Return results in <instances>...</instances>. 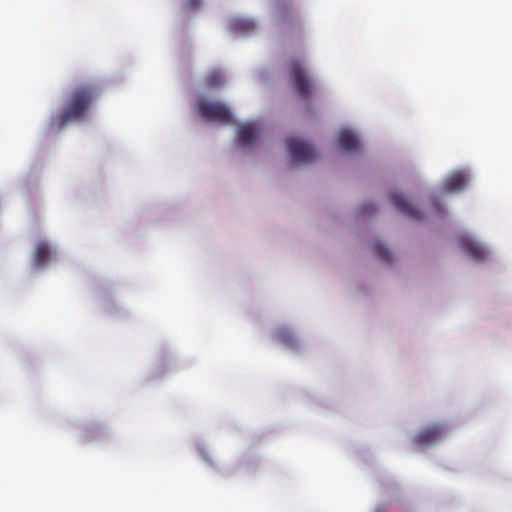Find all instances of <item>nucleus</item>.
<instances>
[{
	"label": "nucleus",
	"instance_id": "nucleus-1",
	"mask_svg": "<svg viewBox=\"0 0 512 512\" xmlns=\"http://www.w3.org/2000/svg\"><path fill=\"white\" fill-rule=\"evenodd\" d=\"M98 94L94 84H80L68 95L63 109L51 119V125L62 129L67 124L83 119Z\"/></svg>",
	"mask_w": 512,
	"mask_h": 512
},
{
	"label": "nucleus",
	"instance_id": "nucleus-2",
	"mask_svg": "<svg viewBox=\"0 0 512 512\" xmlns=\"http://www.w3.org/2000/svg\"><path fill=\"white\" fill-rule=\"evenodd\" d=\"M196 111L198 115L209 122L229 124L233 122V115L229 108L221 102L208 101L201 98L196 102Z\"/></svg>",
	"mask_w": 512,
	"mask_h": 512
},
{
	"label": "nucleus",
	"instance_id": "nucleus-3",
	"mask_svg": "<svg viewBox=\"0 0 512 512\" xmlns=\"http://www.w3.org/2000/svg\"><path fill=\"white\" fill-rule=\"evenodd\" d=\"M289 79L296 93L303 99H309L312 94V82L300 59H292L288 65Z\"/></svg>",
	"mask_w": 512,
	"mask_h": 512
},
{
	"label": "nucleus",
	"instance_id": "nucleus-4",
	"mask_svg": "<svg viewBox=\"0 0 512 512\" xmlns=\"http://www.w3.org/2000/svg\"><path fill=\"white\" fill-rule=\"evenodd\" d=\"M286 147L292 160L296 163L307 164L317 158V153L313 146L297 137L287 138Z\"/></svg>",
	"mask_w": 512,
	"mask_h": 512
},
{
	"label": "nucleus",
	"instance_id": "nucleus-5",
	"mask_svg": "<svg viewBox=\"0 0 512 512\" xmlns=\"http://www.w3.org/2000/svg\"><path fill=\"white\" fill-rule=\"evenodd\" d=\"M446 434L445 427L441 424H435L419 431L414 437L416 446H429L439 442Z\"/></svg>",
	"mask_w": 512,
	"mask_h": 512
},
{
	"label": "nucleus",
	"instance_id": "nucleus-6",
	"mask_svg": "<svg viewBox=\"0 0 512 512\" xmlns=\"http://www.w3.org/2000/svg\"><path fill=\"white\" fill-rule=\"evenodd\" d=\"M390 202L402 214L414 220L421 219L420 211L411 204L402 194L391 192L389 195Z\"/></svg>",
	"mask_w": 512,
	"mask_h": 512
},
{
	"label": "nucleus",
	"instance_id": "nucleus-7",
	"mask_svg": "<svg viewBox=\"0 0 512 512\" xmlns=\"http://www.w3.org/2000/svg\"><path fill=\"white\" fill-rule=\"evenodd\" d=\"M458 243L462 251L474 260H483L487 255L485 247L470 236H460Z\"/></svg>",
	"mask_w": 512,
	"mask_h": 512
},
{
	"label": "nucleus",
	"instance_id": "nucleus-8",
	"mask_svg": "<svg viewBox=\"0 0 512 512\" xmlns=\"http://www.w3.org/2000/svg\"><path fill=\"white\" fill-rule=\"evenodd\" d=\"M259 134V129L255 123L240 125L237 131V139L241 146H251Z\"/></svg>",
	"mask_w": 512,
	"mask_h": 512
},
{
	"label": "nucleus",
	"instance_id": "nucleus-9",
	"mask_svg": "<svg viewBox=\"0 0 512 512\" xmlns=\"http://www.w3.org/2000/svg\"><path fill=\"white\" fill-rule=\"evenodd\" d=\"M340 148L347 152H357L360 150V141L357 135L348 129H343L337 137Z\"/></svg>",
	"mask_w": 512,
	"mask_h": 512
},
{
	"label": "nucleus",
	"instance_id": "nucleus-10",
	"mask_svg": "<svg viewBox=\"0 0 512 512\" xmlns=\"http://www.w3.org/2000/svg\"><path fill=\"white\" fill-rule=\"evenodd\" d=\"M256 23L250 19L237 18L230 22V29L236 34L248 35L256 30Z\"/></svg>",
	"mask_w": 512,
	"mask_h": 512
},
{
	"label": "nucleus",
	"instance_id": "nucleus-11",
	"mask_svg": "<svg viewBox=\"0 0 512 512\" xmlns=\"http://www.w3.org/2000/svg\"><path fill=\"white\" fill-rule=\"evenodd\" d=\"M467 178L462 172H455L451 174L444 182V190L446 192L460 191L465 187Z\"/></svg>",
	"mask_w": 512,
	"mask_h": 512
},
{
	"label": "nucleus",
	"instance_id": "nucleus-12",
	"mask_svg": "<svg viewBox=\"0 0 512 512\" xmlns=\"http://www.w3.org/2000/svg\"><path fill=\"white\" fill-rule=\"evenodd\" d=\"M50 256V248L46 242H39L33 253V263L36 267H42Z\"/></svg>",
	"mask_w": 512,
	"mask_h": 512
},
{
	"label": "nucleus",
	"instance_id": "nucleus-13",
	"mask_svg": "<svg viewBox=\"0 0 512 512\" xmlns=\"http://www.w3.org/2000/svg\"><path fill=\"white\" fill-rule=\"evenodd\" d=\"M276 338L278 341L289 347H294L296 344L294 335L288 328L278 329L276 332Z\"/></svg>",
	"mask_w": 512,
	"mask_h": 512
},
{
	"label": "nucleus",
	"instance_id": "nucleus-14",
	"mask_svg": "<svg viewBox=\"0 0 512 512\" xmlns=\"http://www.w3.org/2000/svg\"><path fill=\"white\" fill-rule=\"evenodd\" d=\"M372 251L375 257L383 262H390L392 257L388 249H386L380 242L376 241L372 245Z\"/></svg>",
	"mask_w": 512,
	"mask_h": 512
},
{
	"label": "nucleus",
	"instance_id": "nucleus-15",
	"mask_svg": "<svg viewBox=\"0 0 512 512\" xmlns=\"http://www.w3.org/2000/svg\"><path fill=\"white\" fill-rule=\"evenodd\" d=\"M206 84L211 88L220 87L224 84V77L220 71L213 70L206 77Z\"/></svg>",
	"mask_w": 512,
	"mask_h": 512
},
{
	"label": "nucleus",
	"instance_id": "nucleus-16",
	"mask_svg": "<svg viewBox=\"0 0 512 512\" xmlns=\"http://www.w3.org/2000/svg\"><path fill=\"white\" fill-rule=\"evenodd\" d=\"M374 512H386V511H385V509H384V508H382V507H378V508H376V509H375V511H374Z\"/></svg>",
	"mask_w": 512,
	"mask_h": 512
}]
</instances>
